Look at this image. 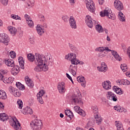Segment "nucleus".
Instances as JSON below:
<instances>
[{"label":"nucleus","mask_w":130,"mask_h":130,"mask_svg":"<svg viewBox=\"0 0 130 130\" xmlns=\"http://www.w3.org/2000/svg\"><path fill=\"white\" fill-rule=\"evenodd\" d=\"M37 66L34 69L35 72H46L48 71V66L52 67V61H50V57L46 58L45 56H44L41 58V57L38 56L36 58V61L35 62Z\"/></svg>","instance_id":"nucleus-1"},{"label":"nucleus","mask_w":130,"mask_h":130,"mask_svg":"<svg viewBox=\"0 0 130 130\" xmlns=\"http://www.w3.org/2000/svg\"><path fill=\"white\" fill-rule=\"evenodd\" d=\"M112 11H111V9L109 8H107L104 10V12L101 11L100 12L101 17H109V19H111V20H115L116 17H115V15L114 14H112Z\"/></svg>","instance_id":"nucleus-2"},{"label":"nucleus","mask_w":130,"mask_h":130,"mask_svg":"<svg viewBox=\"0 0 130 130\" xmlns=\"http://www.w3.org/2000/svg\"><path fill=\"white\" fill-rule=\"evenodd\" d=\"M10 125L15 130H21V123L17 119L16 117H11V120L9 121Z\"/></svg>","instance_id":"nucleus-3"},{"label":"nucleus","mask_w":130,"mask_h":130,"mask_svg":"<svg viewBox=\"0 0 130 130\" xmlns=\"http://www.w3.org/2000/svg\"><path fill=\"white\" fill-rule=\"evenodd\" d=\"M30 125H31V128L33 130H40L42 122L40 120L35 119L30 123Z\"/></svg>","instance_id":"nucleus-4"},{"label":"nucleus","mask_w":130,"mask_h":130,"mask_svg":"<svg viewBox=\"0 0 130 130\" xmlns=\"http://www.w3.org/2000/svg\"><path fill=\"white\" fill-rule=\"evenodd\" d=\"M0 42L5 45H8L10 42V37L6 34H0Z\"/></svg>","instance_id":"nucleus-5"},{"label":"nucleus","mask_w":130,"mask_h":130,"mask_svg":"<svg viewBox=\"0 0 130 130\" xmlns=\"http://www.w3.org/2000/svg\"><path fill=\"white\" fill-rule=\"evenodd\" d=\"M70 100H71L72 103L83 105V102H82V99L80 97V96H77L74 94L71 97Z\"/></svg>","instance_id":"nucleus-6"},{"label":"nucleus","mask_w":130,"mask_h":130,"mask_svg":"<svg viewBox=\"0 0 130 130\" xmlns=\"http://www.w3.org/2000/svg\"><path fill=\"white\" fill-rule=\"evenodd\" d=\"M103 48L104 49V51L105 50H107V51H111L112 55H113L114 57L116 59V60H118V61H121V57L119 56V55L118 53H117V52L114 51V50H111L109 49V48L107 47H103Z\"/></svg>","instance_id":"nucleus-7"},{"label":"nucleus","mask_w":130,"mask_h":130,"mask_svg":"<svg viewBox=\"0 0 130 130\" xmlns=\"http://www.w3.org/2000/svg\"><path fill=\"white\" fill-rule=\"evenodd\" d=\"M37 56H40V57L42 58L44 56H45V55H41L40 54L37 53L34 56L33 54L30 53L27 55V59L29 60V61H31L32 62V61H35H35L36 60V57H37Z\"/></svg>","instance_id":"nucleus-8"},{"label":"nucleus","mask_w":130,"mask_h":130,"mask_svg":"<svg viewBox=\"0 0 130 130\" xmlns=\"http://www.w3.org/2000/svg\"><path fill=\"white\" fill-rule=\"evenodd\" d=\"M114 5L115 8L117 10V11H122L123 10V4L119 0H115L114 2Z\"/></svg>","instance_id":"nucleus-9"},{"label":"nucleus","mask_w":130,"mask_h":130,"mask_svg":"<svg viewBox=\"0 0 130 130\" xmlns=\"http://www.w3.org/2000/svg\"><path fill=\"white\" fill-rule=\"evenodd\" d=\"M65 83L63 82H59L58 84L57 89L59 91L60 94H63L66 92V86Z\"/></svg>","instance_id":"nucleus-10"},{"label":"nucleus","mask_w":130,"mask_h":130,"mask_svg":"<svg viewBox=\"0 0 130 130\" xmlns=\"http://www.w3.org/2000/svg\"><path fill=\"white\" fill-rule=\"evenodd\" d=\"M10 93L13 94V95L15 97H20L21 96V92L18 89H16V88L13 87L12 86H10L9 89Z\"/></svg>","instance_id":"nucleus-11"},{"label":"nucleus","mask_w":130,"mask_h":130,"mask_svg":"<svg viewBox=\"0 0 130 130\" xmlns=\"http://www.w3.org/2000/svg\"><path fill=\"white\" fill-rule=\"evenodd\" d=\"M45 94V92L44 90H41L39 91V92L37 94V100L40 104H43L44 102L43 101V99L42 97L43 96V94Z\"/></svg>","instance_id":"nucleus-12"},{"label":"nucleus","mask_w":130,"mask_h":130,"mask_svg":"<svg viewBox=\"0 0 130 130\" xmlns=\"http://www.w3.org/2000/svg\"><path fill=\"white\" fill-rule=\"evenodd\" d=\"M85 23L89 28H93V19L90 15H87L85 17Z\"/></svg>","instance_id":"nucleus-13"},{"label":"nucleus","mask_w":130,"mask_h":130,"mask_svg":"<svg viewBox=\"0 0 130 130\" xmlns=\"http://www.w3.org/2000/svg\"><path fill=\"white\" fill-rule=\"evenodd\" d=\"M86 8L88 9L89 12L91 13H94L95 12V4H94V2H91L90 3H86Z\"/></svg>","instance_id":"nucleus-14"},{"label":"nucleus","mask_w":130,"mask_h":130,"mask_svg":"<svg viewBox=\"0 0 130 130\" xmlns=\"http://www.w3.org/2000/svg\"><path fill=\"white\" fill-rule=\"evenodd\" d=\"M69 22L71 28L73 29L77 28V24L76 23V20H75L74 17L70 16Z\"/></svg>","instance_id":"nucleus-15"},{"label":"nucleus","mask_w":130,"mask_h":130,"mask_svg":"<svg viewBox=\"0 0 130 130\" xmlns=\"http://www.w3.org/2000/svg\"><path fill=\"white\" fill-rule=\"evenodd\" d=\"M74 109L76 112L81 115V116H85L86 113H85V111L83 110L80 107L76 106L74 107Z\"/></svg>","instance_id":"nucleus-16"},{"label":"nucleus","mask_w":130,"mask_h":130,"mask_svg":"<svg viewBox=\"0 0 130 130\" xmlns=\"http://www.w3.org/2000/svg\"><path fill=\"white\" fill-rule=\"evenodd\" d=\"M102 86L103 88L105 89V90H109L111 89V82L108 80H107L106 81L103 82Z\"/></svg>","instance_id":"nucleus-17"},{"label":"nucleus","mask_w":130,"mask_h":130,"mask_svg":"<svg viewBox=\"0 0 130 130\" xmlns=\"http://www.w3.org/2000/svg\"><path fill=\"white\" fill-rule=\"evenodd\" d=\"M19 72H20V68L19 66L16 65L11 69V73L13 76H17L19 74Z\"/></svg>","instance_id":"nucleus-18"},{"label":"nucleus","mask_w":130,"mask_h":130,"mask_svg":"<svg viewBox=\"0 0 130 130\" xmlns=\"http://www.w3.org/2000/svg\"><path fill=\"white\" fill-rule=\"evenodd\" d=\"M25 81L26 84L28 87H29V88H33V87H34V83H33V81H32V80L29 79L28 76L25 77Z\"/></svg>","instance_id":"nucleus-19"},{"label":"nucleus","mask_w":130,"mask_h":130,"mask_svg":"<svg viewBox=\"0 0 130 130\" xmlns=\"http://www.w3.org/2000/svg\"><path fill=\"white\" fill-rule=\"evenodd\" d=\"M18 62L19 63L20 68L22 69V70L25 69V61L24 60V58L22 57H19L18 59Z\"/></svg>","instance_id":"nucleus-20"},{"label":"nucleus","mask_w":130,"mask_h":130,"mask_svg":"<svg viewBox=\"0 0 130 130\" xmlns=\"http://www.w3.org/2000/svg\"><path fill=\"white\" fill-rule=\"evenodd\" d=\"M77 69H78V67L74 65V66H73V68H72V65H71L69 69V71L70 73H71L72 75H73V76H76V75H77V72H76V71H75V70L77 71Z\"/></svg>","instance_id":"nucleus-21"},{"label":"nucleus","mask_w":130,"mask_h":130,"mask_svg":"<svg viewBox=\"0 0 130 130\" xmlns=\"http://www.w3.org/2000/svg\"><path fill=\"white\" fill-rule=\"evenodd\" d=\"M77 80L78 82H80L81 83L82 87L83 88L86 87V80H85V77L81 76V77H77Z\"/></svg>","instance_id":"nucleus-22"},{"label":"nucleus","mask_w":130,"mask_h":130,"mask_svg":"<svg viewBox=\"0 0 130 130\" xmlns=\"http://www.w3.org/2000/svg\"><path fill=\"white\" fill-rule=\"evenodd\" d=\"M69 48H70L71 51L73 52V53H78L79 52V50H78V48L76 47V46L71 44L69 43Z\"/></svg>","instance_id":"nucleus-23"},{"label":"nucleus","mask_w":130,"mask_h":130,"mask_svg":"<svg viewBox=\"0 0 130 130\" xmlns=\"http://www.w3.org/2000/svg\"><path fill=\"white\" fill-rule=\"evenodd\" d=\"M5 63L8 67H10V68H13V67L16 66L14 63V60L11 59L5 60Z\"/></svg>","instance_id":"nucleus-24"},{"label":"nucleus","mask_w":130,"mask_h":130,"mask_svg":"<svg viewBox=\"0 0 130 130\" xmlns=\"http://www.w3.org/2000/svg\"><path fill=\"white\" fill-rule=\"evenodd\" d=\"M70 54L71 63L75 64V61L77 60V55L75 53H70Z\"/></svg>","instance_id":"nucleus-25"},{"label":"nucleus","mask_w":130,"mask_h":130,"mask_svg":"<svg viewBox=\"0 0 130 130\" xmlns=\"http://www.w3.org/2000/svg\"><path fill=\"white\" fill-rule=\"evenodd\" d=\"M8 119H9V116L7 114L5 113L0 114V120L1 121H6Z\"/></svg>","instance_id":"nucleus-26"},{"label":"nucleus","mask_w":130,"mask_h":130,"mask_svg":"<svg viewBox=\"0 0 130 130\" xmlns=\"http://www.w3.org/2000/svg\"><path fill=\"white\" fill-rule=\"evenodd\" d=\"M65 114L66 115H67V116L69 117V118H70L71 119H72L73 117H74V114L73 113V112L71 111V110H66Z\"/></svg>","instance_id":"nucleus-27"},{"label":"nucleus","mask_w":130,"mask_h":130,"mask_svg":"<svg viewBox=\"0 0 130 130\" xmlns=\"http://www.w3.org/2000/svg\"><path fill=\"white\" fill-rule=\"evenodd\" d=\"M8 97L7 96V93L4 90H0V99L3 100H6Z\"/></svg>","instance_id":"nucleus-28"},{"label":"nucleus","mask_w":130,"mask_h":130,"mask_svg":"<svg viewBox=\"0 0 130 130\" xmlns=\"http://www.w3.org/2000/svg\"><path fill=\"white\" fill-rule=\"evenodd\" d=\"M115 124L117 127V129H123V127L122 126V124L121 122L119 121H116L115 122Z\"/></svg>","instance_id":"nucleus-29"},{"label":"nucleus","mask_w":130,"mask_h":130,"mask_svg":"<svg viewBox=\"0 0 130 130\" xmlns=\"http://www.w3.org/2000/svg\"><path fill=\"white\" fill-rule=\"evenodd\" d=\"M8 30L10 32L11 34L13 35V36L16 35V33H17V29L15 27L10 26L9 28H8Z\"/></svg>","instance_id":"nucleus-30"},{"label":"nucleus","mask_w":130,"mask_h":130,"mask_svg":"<svg viewBox=\"0 0 130 130\" xmlns=\"http://www.w3.org/2000/svg\"><path fill=\"white\" fill-rule=\"evenodd\" d=\"M95 29L96 30L99 32V33H102L104 32V29L103 27H102V26L100 24H98L95 25Z\"/></svg>","instance_id":"nucleus-31"},{"label":"nucleus","mask_w":130,"mask_h":130,"mask_svg":"<svg viewBox=\"0 0 130 130\" xmlns=\"http://www.w3.org/2000/svg\"><path fill=\"white\" fill-rule=\"evenodd\" d=\"M113 91L116 93V94H118L119 95H121L122 94V91H121V89L120 88H117L116 86H114L113 87Z\"/></svg>","instance_id":"nucleus-32"},{"label":"nucleus","mask_w":130,"mask_h":130,"mask_svg":"<svg viewBox=\"0 0 130 130\" xmlns=\"http://www.w3.org/2000/svg\"><path fill=\"white\" fill-rule=\"evenodd\" d=\"M118 18L120 21H121V22H124V21H125V18H124V15H123V13H122L121 11L119 12Z\"/></svg>","instance_id":"nucleus-33"},{"label":"nucleus","mask_w":130,"mask_h":130,"mask_svg":"<svg viewBox=\"0 0 130 130\" xmlns=\"http://www.w3.org/2000/svg\"><path fill=\"white\" fill-rule=\"evenodd\" d=\"M25 113H28L29 114H33V110L30 107H26L25 108L23 109Z\"/></svg>","instance_id":"nucleus-34"},{"label":"nucleus","mask_w":130,"mask_h":130,"mask_svg":"<svg viewBox=\"0 0 130 130\" xmlns=\"http://www.w3.org/2000/svg\"><path fill=\"white\" fill-rule=\"evenodd\" d=\"M114 93H113L111 91H108L107 94V99L109 100H111L112 99V98L113 97V95H114Z\"/></svg>","instance_id":"nucleus-35"},{"label":"nucleus","mask_w":130,"mask_h":130,"mask_svg":"<svg viewBox=\"0 0 130 130\" xmlns=\"http://www.w3.org/2000/svg\"><path fill=\"white\" fill-rule=\"evenodd\" d=\"M94 117H95V119L96 120V123L98 124H100V123H101V120H102V119H101V117H99L98 114H96Z\"/></svg>","instance_id":"nucleus-36"},{"label":"nucleus","mask_w":130,"mask_h":130,"mask_svg":"<svg viewBox=\"0 0 130 130\" xmlns=\"http://www.w3.org/2000/svg\"><path fill=\"white\" fill-rule=\"evenodd\" d=\"M17 104L19 106V109H22L23 108V102L21 100H18L17 102Z\"/></svg>","instance_id":"nucleus-37"},{"label":"nucleus","mask_w":130,"mask_h":130,"mask_svg":"<svg viewBox=\"0 0 130 130\" xmlns=\"http://www.w3.org/2000/svg\"><path fill=\"white\" fill-rule=\"evenodd\" d=\"M91 109L93 113L94 114L98 113V108L97 107V106H94L91 107Z\"/></svg>","instance_id":"nucleus-38"},{"label":"nucleus","mask_w":130,"mask_h":130,"mask_svg":"<svg viewBox=\"0 0 130 130\" xmlns=\"http://www.w3.org/2000/svg\"><path fill=\"white\" fill-rule=\"evenodd\" d=\"M27 24L30 28H33L34 27V22H33V21L31 19L27 21Z\"/></svg>","instance_id":"nucleus-39"},{"label":"nucleus","mask_w":130,"mask_h":130,"mask_svg":"<svg viewBox=\"0 0 130 130\" xmlns=\"http://www.w3.org/2000/svg\"><path fill=\"white\" fill-rule=\"evenodd\" d=\"M38 17L41 22L43 23L44 21H45V17H44V15L42 14H38Z\"/></svg>","instance_id":"nucleus-40"},{"label":"nucleus","mask_w":130,"mask_h":130,"mask_svg":"<svg viewBox=\"0 0 130 130\" xmlns=\"http://www.w3.org/2000/svg\"><path fill=\"white\" fill-rule=\"evenodd\" d=\"M62 20L65 22V23H68L70 21V18H69V16L66 15L62 17Z\"/></svg>","instance_id":"nucleus-41"},{"label":"nucleus","mask_w":130,"mask_h":130,"mask_svg":"<svg viewBox=\"0 0 130 130\" xmlns=\"http://www.w3.org/2000/svg\"><path fill=\"white\" fill-rule=\"evenodd\" d=\"M12 19H14V20H21V17L18 15L15 14L11 15Z\"/></svg>","instance_id":"nucleus-42"},{"label":"nucleus","mask_w":130,"mask_h":130,"mask_svg":"<svg viewBox=\"0 0 130 130\" xmlns=\"http://www.w3.org/2000/svg\"><path fill=\"white\" fill-rule=\"evenodd\" d=\"M9 55L11 57V58H15L16 57V53L14 51H11L9 53Z\"/></svg>","instance_id":"nucleus-43"},{"label":"nucleus","mask_w":130,"mask_h":130,"mask_svg":"<svg viewBox=\"0 0 130 130\" xmlns=\"http://www.w3.org/2000/svg\"><path fill=\"white\" fill-rule=\"evenodd\" d=\"M37 31L38 33V34H39L40 35H41L44 33V31L41 30V29L40 28V26H39V27H38L37 28Z\"/></svg>","instance_id":"nucleus-44"},{"label":"nucleus","mask_w":130,"mask_h":130,"mask_svg":"<svg viewBox=\"0 0 130 130\" xmlns=\"http://www.w3.org/2000/svg\"><path fill=\"white\" fill-rule=\"evenodd\" d=\"M95 51H99L100 52H104V49L103 47H99L95 49Z\"/></svg>","instance_id":"nucleus-45"},{"label":"nucleus","mask_w":130,"mask_h":130,"mask_svg":"<svg viewBox=\"0 0 130 130\" xmlns=\"http://www.w3.org/2000/svg\"><path fill=\"white\" fill-rule=\"evenodd\" d=\"M123 85H130V81L127 79H123Z\"/></svg>","instance_id":"nucleus-46"},{"label":"nucleus","mask_w":130,"mask_h":130,"mask_svg":"<svg viewBox=\"0 0 130 130\" xmlns=\"http://www.w3.org/2000/svg\"><path fill=\"white\" fill-rule=\"evenodd\" d=\"M120 68L122 71V72H126L127 71V67L125 66H123V64H121Z\"/></svg>","instance_id":"nucleus-47"},{"label":"nucleus","mask_w":130,"mask_h":130,"mask_svg":"<svg viewBox=\"0 0 130 130\" xmlns=\"http://www.w3.org/2000/svg\"><path fill=\"white\" fill-rule=\"evenodd\" d=\"M1 3H2L4 6H7L8 3H9V0H1Z\"/></svg>","instance_id":"nucleus-48"},{"label":"nucleus","mask_w":130,"mask_h":130,"mask_svg":"<svg viewBox=\"0 0 130 130\" xmlns=\"http://www.w3.org/2000/svg\"><path fill=\"white\" fill-rule=\"evenodd\" d=\"M100 71L101 72H105V71H107V66H106L105 67H101Z\"/></svg>","instance_id":"nucleus-49"},{"label":"nucleus","mask_w":130,"mask_h":130,"mask_svg":"<svg viewBox=\"0 0 130 130\" xmlns=\"http://www.w3.org/2000/svg\"><path fill=\"white\" fill-rule=\"evenodd\" d=\"M114 109H115V110H116V111H118V112H119V110L120 109V107H119V106L118 105H117L114 107Z\"/></svg>","instance_id":"nucleus-50"},{"label":"nucleus","mask_w":130,"mask_h":130,"mask_svg":"<svg viewBox=\"0 0 130 130\" xmlns=\"http://www.w3.org/2000/svg\"><path fill=\"white\" fill-rule=\"evenodd\" d=\"M111 100H112L114 102H116V101H117V97H116V95L115 94H114Z\"/></svg>","instance_id":"nucleus-51"},{"label":"nucleus","mask_w":130,"mask_h":130,"mask_svg":"<svg viewBox=\"0 0 130 130\" xmlns=\"http://www.w3.org/2000/svg\"><path fill=\"white\" fill-rule=\"evenodd\" d=\"M7 73H8L7 70H0V73L2 74V75H7Z\"/></svg>","instance_id":"nucleus-52"},{"label":"nucleus","mask_w":130,"mask_h":130,"mask_svg":"<svg viewBox=\"0 0 130 130\" xmlns=\"http://www.w3.org/2000/svg\"><path fill=\"white\" fill-rule=\"evenodd\" d=\"M119 112H126V109H124V108H120V110L119 111Z\"/></svg>","instance_id":"nucleus-53"},{"label":"nucleus","mask_w":130,"mask_h":130,"mask_svg":"<svg viewBox=\"0 0 130 130\" xmlns=\"http://www.w3.org/2000/svg\"><path fill=\"white\" fill-rule=\"evenodd\" d=\"M10 83H13V78L12 77L8 78V80H7V83L10 84Z\"/></svg>","instance_id":"nucleus-54"},{"label":"nucleus","mask_w":130,"mask_h":130,"mask_svg":"<svg viewBox=\"0 0 130 130\" xmlns=\"http://www.w3.org/2000/svg\"><path fill=\"white\" fill-rule=\"evenodd\" d=\"M24 18L26 19V21H29V20H30V19H30V16L29 15H27V14H25L24 15Z\"/></svg>","instance_id":"nucleus-55"},{"label":"nucleus","mask_w":130,"mask_h":130,"mask_svg":"<svg viewBox=\"0 0 130 130\" xmlns=\"http://www.w3.org/2000/svg\"><path fill=\"white\" fill-rule=\"evenodd\" d=\"M8 79L7 77H3V80H2L4 83H8Z\"/></svg>","instance_id":"nucleus-56"},{"label":"nucleus","mask_w":130,"mask_h":130,"mask_svg":"<svg viewBox=\"0 0 130 130\" xmlns=\"http://www.w3.org/2000/svg\"><path fill=\"white\" fill-rule=\"evenodd\" d=\"M117 84L118 85H123V79L118 80V82H117Z\"/></svg>","instance_id":"nucleus-57"},{"label":"nucleus","mask_w":130,"mask_h":130,"mask_svg":"<svg viewBox=\"0 0 130 130\" xmlns=\"http://www.w3.org/2000/svg\"><path fill=\"white\" fill-rule=\"evenodd\" d=\"M106 52H104L102 54H100V55H99V56L100 57H104V56H106Z\"/></svg>","instance_id":"nucleus-58"},{"label":"nucleus","mask_w":130,"mask_h":130,"mask_svg":"<svg viewBox=\"0 0 130 130\" xmlns=\"http://www.w3.org/2000/svg\"><path fill=\"white\" fill-rule=\"evenodd\" d=\"M99 5H103L104 4V0H98Z\"/></svg>","instance_id":"nucleus-59"},{"label":"nucleus","mask_w":130,"mask_h":130,"mask_svg":"<svg viewBox=\"0 0 130 130\" xmlns=\"http://www.w3.org/2000/svg\"><path fill=\"white\" fill-rule=\"evenodd\" d=\"M21 85H22V84L20 82H16V86L17 88H19V87H20V86H21Z\"/></svg>","instance_id":"nucleus-60"},{"label":"nucleus","mask_w":130,"mask_h":130,"mask_svg":"<svg viewBox=\"0 0 130 130\" xmlns=\"http://www.w3.org/2000/svg\"><path fill=\"white\" fill-rule=\"evenodd\" d=\"M69 58H70V54H68L65 56L66 59H69Z\"/></svg>","instance_id":"nucleus-61"},{"label":"nucleus","mask_w":130,"mask_h":130,"mask_svg":"<svg viewBox=\"0 0 130 130\" xmlns=\"http://www.w3.org/2000/svg\"><path fill=\"white\" fill-rule=\"evenodd\" d=\"M43 28H47V24L46 23H44L42 25Z\"/></svg>","instance_id":"nucleus-62"},{"label":"nucleus","mask_w":130,"mask_h":130,"mask_svg":"<svg viewBox=\"0 0 130 130\" xmlns=\"http://www.w3.org/2000/svg\"><path fill=\"white\" fill-rule=\"evenodd\" d=\"M19 37L21 38L23 36V31L19 32V34L18 35Z\"/></svg>","instance_id":"nucleus-63"},{"label":"nucleus","mask_w":130,"mask_h":130,"mask_svg":"<svg viewBox=\"0 0 130 130\" xmlns=\"http://www.w3.org/2000/svg\"><path fill=\"white\" fill-rule=\"evenodd\" d=\"M66 76H67V78H68V79H69V80H72V77L70 75H69V74L67 73Z\"/></svg>","instance_id":"nucleus-64"}]
</instances>
